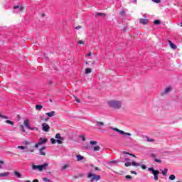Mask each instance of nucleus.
<instances>
[{"label":"nucleus","mask_w":182,"mask_h":182,"mask_svg":"<svg viewBox=\"0 0 182 182\" xmlns=\"http://www.w3.org/2000/svg\"><path fill=\"white\" fill-rule=\"evenodd\" d=\"M107 103L109 107H112V109H120L122 105V101H119V100H109L108 101Z\"/></svg>","instance_id":"f257e3e1"},{"label":"nucleus","mask_w":182,"mask_h":182,"mask_svg":"<svg viewBox=\"0 0 182 182\" xmlns=\"http://www.w3.org/2000/svg\"><path fill=\"white\" fill-rule=\"evenodd\" d=\"M87 178H91L90 181L93 182V181H99V180H100L102 177L100 176V175H96L92 172H90L87 174Z\"/></svg>","instance_id":"f03ea898"},{"label":"nucleus","mask_w":182,"mask_h":182,"mask_svg":"<svg viewBox=\"0 0 182 182\" xmlns=\"http://www.w3.org/2000/svg\"><path fill=\"white\" fill-rule=\"evenodd\" d=\"M148 170L151 171L152 174L154 175L155 181H157V180H159V174L160 173L159 170H154L153 168H149Z\"/></svg>","instance_id":"7ed1b4c3"},{"label":"nucleus","mask_w":182,"mask_h":182,"mask_svg":"<svg viewBox=\"0 0 182 182\" xmlns=\"http://www.w3.org/2000/svg\"><path fill=\"white\" fill-rule=\"evenodd\" d=\"M46 143H48V139H46V138L43 139V138L41 137L39 139V141L35 144V147H36V149H38V147H39V146H42V144H45Z\"/></svg>","instance_id":"20e7f679"},{"label":"nucleus","mask_w":182,"mask_h":182,"mask_svg":"<svg viewBox=\"0 0 182 182\" xmlns=\"http://www.w3.org/2000/svg\"><path fill=\"white\" fill-rule=\"evenodd\" d=\"M110 129L114 130V132H117V133H119V134H124L125 136H132V134L129 132H124V131H122L117 128H113L111 127Z\"/></svg>","instance_id":"39448f33"},{"label":"nucleus","mask_w":182,"mask_h":182,"mask_svg":"<svg viewBox=\"0 0 182 182\" xmlns=\"http://www.w3.org/2000/svg\"><path fill=\"white\" fill-rule=\"evenodd\" d=\"M55 139H57L56 141L58 144H63V137L60 136V134L58 133L55 134Z\"/></svg>","instance_id":"423d86ee"},{"label":"nucleus","mask_w":182,"mask_h":182,"mask_svg":"<svg viewBox=\"0 0 182 182\" xmlns=\"http://www.w3.org/2000/svg\"><path fill=\"white\" fill-rule=\"evenodd\" d=\"M50 129V127L49 126V124H46V123H43L42 124V130L43 132H49V130Z\"/></svg>","instance_id":"0eeeda50"},{"label":"nucleus","mask_w":182,"mask_h":182,"mask_svg":"<svg viewBox=\"0 0 182 182\" xmlns=\"http://www.w3.org/2000/svg\"><path fill=\"white\" fill-rule=\"evenodd\" d=\"M150 157H151L152 159H154V161L155 163H162L161 160L156 159V157H157V156L156 155V154L154 153H151L150 154Z\"/></svg>","instance_id":"6e6552de"},{"label":"nucleus","mask_w":182,"mask_h":182,"mask_svg":"<svg viewBox=\"0 0 182 182\" xmlns=\"http://www.w3.org/2000/svg\"><path fill=\"white\" fill-rule=\"evenodd\" d=\"M14 9H15V11H16V12H22V11H23V8L22 6H14Z\"/></svg>","instance_id":"1a4fd4ad"},{"label":"nucleus","mask_w":182,"mask_h":182,"mask_svg":"<svg viewBox=\"0 0 182 182\" xmlns=\"http://www.w3.org/2000/svg\"><path fill=\"white\" fill-rule=\"evenodd\" d=\"M94 123L97 127H103L105 126V123L102 122L95 121Z\"/></svg>","instance_id":"9d476101"},{"label":"nucleus","mask_w":182,"mask_h":182,"mask_svg":"<svg viewBox=\"0 0 182 182\" xmlns=\"http://www.w3.org/2000/svg\"><path fill=\"white\" fill-rule=\"evenodd\" d=\"M48 164L47 163L43 164V165H40V171H43V170H46L48 168Z\"/></svg>","instance_id":"9b49d317"},{"label":"nucleus","mask_w":182,"mask_h":182,"mask_svg":"<svg viewBox=\"0 0 182 182\" xmlns=\"http://www.w3.org/2000/svg\"><path fill=\"white\" fill-rule=\"evenodd\" d=\"M46 147H45V146H43V148H41L40 149L41 156H46V152L43 151V150H46Z\"/></svg>","instance_id":"f8f14e48"},{"label":"nucleus","mask_w":182,"mask_h":182,"mask_svg":"<svg viewBox=\"0 0 182 182\" xmlns=\"http://www.w3.org/2000/svg\"><path fill=\"white\" fill-rule=\"evenodd\" d=\"M32 170H38L41 171V165H32Z\"/></svg>","instance_id":"ddd939ff"},{"label":"nucleus","mask_w":182,"mask_h":182,"mask_svg":"<svg viewBox=\"0 0 182 182\" xmlns=\"http://www.w3.org/2000/svg\"><path fill=\"white\" fill-rule=\"evenodd\" d=\"M169 92H171V87H166L162 95H167V93H169Z\"/></svg>","instance_id":"4468645a"},{"label":"nucleus","mask_w":182,"mask_h":182,"mask_svg":"<svg viewBox=\"0 0 182 182\" xmlns=\"http://www.w3.org/2000/svg\"><path fill=\"white\" fill-rule=\"evenodd\" d=\"M147 22L148 21L146 18H141L139 20V23H141L142 25H147Z\"/></svg>","instance_id":"2eb2a0df"},{"label":"nucleus","mask_w":182,"mask_h":182,"mask_svg":"<svg viewBox=\"0 0 182 182\" xmlns=\"http://www.w3.org/2000/svg\"><path fill=\"white\" fill-rule=\"evenodd\" d=\"M24 126H26L28 130L31 129V124H29V121L28 119L24 121Z\"/></svg>","instance_id":"dca6fc26"},{"label":"nucleus","mask_w":182,"mask_h":182,"mask_svg":"<svg viewBox=\"0 0 182 182\" xmlns=\"http://www.w3.org/2000/svg\"><path fill=\"white\" fill-rule=\"evenodd\" d=\"M46 116H48V117H53L55 116V111H51L50 112L46 113Z\"/></svg>","instance_id":"f3484780"},{"label":"nucleus","mask_w":182,"mask_h":182,"mask_svg":"<svg viewBox=\"0 0 182 182\" xmlns=\"http://www.w3.org/2000/svg\"><path fill=\"white\" fill-rule=\"evenodd\" d=\"M143 139L144 140V141H150L151 143L154 141L153 139H150L149 138V136H144Z\"/></svg>","instance_id":"a211bd4d"},{"label":"nucleus","mask_w":182,"mask_h":182,"mask_svg":"<svg viewBox=\"0 0 182 182\" xmlns=\"http://www.w3.org/2000/svg\"><path fill=\"white\" fill-rule=\"evenodd\" d=\"M117 163H119V161L117 160L110 161L108 162V165L113 166V164H117Z\"/></svg>","instance_id":"6ab92c4d"},{"label":"nucleus","mask_w":182,"mask_h":182,"mask_svg":"<svg viewBox=\"0 0 182 182\" xmlns=\"http://www.w3.org/2000/svg\"><path fill=\"white\" fill-rule=\"evenodd\" d=\"M169 45L172 49H177V46L173 43L171 41H168Z\"/></svg>","instance_id":"aec40b11"},{"label":"nucleus","mask_w":182,"mask_h":182,"mask_svg":"<svg viewBox=\"0 0 182 182\" xmlns=\"http://www.w3.org/2000/svg\"><path fill=\"white\" fill-rule=\"evenodd\" d=\"M9 176V172L0 173V177H8Z\"/></svg>","instance_id":"412c9836"},{"label":"nucleus","mask_w":182,"mask_h":182,"mask_svg":"<svg viewBox=\"0 0 182 182\" xmlns=\"http://www.w3.org/2000/svg\"><path fill=\"white\" fill-rule=\"evenodd\" d=\"M76 158H77V161H80L83 160V159H84L83 156H82V155H77Z\"/></svg>","instance_id":"4be33fe9"},{"label":"nucleus","mask_w":182,"mask_h":182,"mask_svg":"<svg viewBox=\"0 0 182 182\" xmlns=\"http://www.w3.org/2000/svg\"><path fill=\"white\" fill-rule=\"evenodd\" d=\"M42 105H36V110H38V111H41V110H42Z\"/></svg>","instance_id":"5701e85b"},{"label":"nucleus","mask_w":182,"mask_h":182,"mask_svg":"<svg viewBox=\"0 0 182 182\" xmlns=\"http://www.w3.org/2000/svg\"><path fill=\"white\" fill-rule=\"evenodd\" d=\"M92 149L94 151H99L100 150V146H94Z\"/></svg>","instance_id":"b1692460"},{"label":"nucleus","mask_w":182,"mask_h":182,"mask_svg":"<svg viewBox=\"0 0 182 182\" xmlns=\"http://www.w3.org/2000/svg\"><path fill=\"white\" fill-rule=\"evenodd\" d=\"M14 174L18 178H21V173L19 172L15 171Z\"/></svg>","instance_id":"393cba45"},{"label":"nucleus","mask_w":182,"mask_h":182,"mask_svg":"<svg viewBox=\"0 0 182 182\" xmlns=\"http://www.w3.org/2000/svg\"><path fill=\"white\" fill-rule=\"evenodd\" d=\"M85 73L87 75L89 73H92V69L90 68H86Z\"/></svg>","instance_id":"a878e982"},{"label":"nucleus","mask_w":182,"mask_h":182,"mask_svg":"<svg viewBox=\"0 0 182 182\" xmlns=\"http://www.w3.org/2000/svg\"><path fill=\"white\" fill-rule=\"evenodd\" d=\"M154 23L155 25H160V23H161V21H160V20H155V21H154Z\"/></svg>","instance_id":"bb28decb"},{"label":"nucleus","mask_w":182,"mask_h":182,"mask_svg":"<svg viewBox=\"0 0 182 182\" xmlns=\"http://www.w3.org/2000/svg\"><path fill=\"white\" fill-rule=\"evenodd\" d=\"M90 144H91V146H95V145L97 144V141H90Z\"/></svg>","instance_id":"cd10ccee"},{"label":"nucleus","mask_w":182,"mask_h":182,"mask_svg":"<svg viewBox=\"0 0 182 182\" xmlns=\"http://www.w3.org/2000/svg\"><path fill=\"white\" fill-rule=\"evenodd\" d=\"M169 180H171V181L176 180V176L173 174L169 176Z\"/></svg>","instance_id":"c85d7f7f"},{"label":"nucleus","mask_w":182,"mask_h":182,"mask_svg":"<svg viewBox=\"0 0 182 182\" xmlns=\"http://www.w3.org/2000/svg\"><path fill=\"white\" fill-rule=\"evenodd\" d=\"M167 171H168V169L165 168L164 171H162L163 176H166L167 174Z\"/></svg>","instance_id":"c756f323"},{"label":"nucleus","mask_w":182,"mask_h":182,"mask_svg":"<svg viewBox=\"0 0 182 182\" xmlns=\"http://www.w3.org/2000/svg\"><path fill=\"white\" fill-rule=\"evenodd\" d=\"M50 140L51 141V144H55L57 142L56 140L53 138H51Z\"/></svg>","instance_id":"7c9ffc66"},{"label":"nucleus","mask_w":182,"mask_h":182,"mask_svg":"<svg viewBox=\"0 0 182 182\" xmlns=\"http://www.w3.org/2000/svg\"><path fill=\"white\" fill-rule=\"evenodd\" d=\"M97 16H106V14L104 13H97Z\"/></svg>","instance_id":"2f4dec72"},{"label":"nucleus","mask_w":182,"mask_h":182,"mask_svg":"<svg viewBox=\"0 0 182 182\" xmlns=\"http://www.w3.org/2000/svg\"><path fill=\"white\" fill-rule=\"evenodd\" d=\"M132 166H135V167H139V166H140V164H137L134 161L132 162Z\"/></svg>","instance_id":"473e14b6"},{"label":"nucleus","mask_w":182,"mask_h":182,"mask_svg":"<svg viewBox=\"0 0 182 182\" xmlns=\"http://www.w3.org/2000/svg\"><path fill=\"white\" fill-rule=\"evenodd\" d=\"M77 43H78V45H85V41L80 40V41H78Z\"/></svg>","instance_id":"72a5a7b5"},{"label":"nucleus","mask_w":182,"mask_h":182,"mask_svg":"<svg viewBox=\"0 0 182 182\" xmlns=\"http://www.w3.org/2000/svg\"><path fill=\"white\" fill-rule=\"evenodd\" d=\"M29 130H36V132H38V130H39V129L38 127H30Z\"/></svg>","instance_id":"f704fd0d"},{"label":"nucleus","mask_w":182,"mask_h":182,"mask_svg":"<svg viewBox=\"0 0 182 182\" xmlns=\"http://www.w3.org/2000/svg\"><path fill=\"white\" fill-rule=\"evenodd\" d=\"M80 139H82V141H85L86 140V138H85V135H80Z\"/></svg>","instance_id":"c9c22d12"},{"label":"nucleus","mask_w":182,"mask_h":182,"mask_svg":"<svg viewBox=\"0 0 182 182\" xmlns=\"http://www.w3.org/2000/svg\"><path fill=\"white\" fill-rule=\"evenodd\" d=\"M124 154H129V156H132V157H136V155L133 154H130L129 152H124Z\"/></svg>","instance_id":"e433bc0d"},{"label":"nucleus","mask_w":182,"mask_h":182,"mask_svg":"<svg viewBox=\"0 0 182 182\" xmlns=\"http://www.w3.org/2000/svg\"><path fill=\"white\" fill-rule=\"evenodd\" d=\"M130 166H132V164L130 162H126L125 163V166L126 167H130Z\"/></svg>","instance_id":"4c0bfd02"},{"label":"nucleus","mask_w":182,"mask_h":182,"mask_svg":"<svg viewBox=\"0 0 182 182\" xmlns=\"http://www.w3.org/2000/svg\"><path fill=\"white\" fill-rule=\"evenodd\" d=\"M68 167H69V166H68V165H64L63 167H62V168H61V170H66V168H68Z\"/></svg>","instance_id":"58836bf2"},{"label":"nucleus","mask_w":182,"mask_h":182,"mask_svg":"<svg viewBox=\"0 0 182 182\" xmlns=\"http://www.w3.org/2000/svg\"><path fill=\"white\" fill-rule=\"evenodd\" d=\"M6 123H8V124H14V122L11 121V120H6Z\"/></svg>","instance_id":"ea45409f"},{"label":"nucleus","mask_w":182,"mask_h":182,"mask_svg":"<svg viewBox=\"0 0 182 182\" xmlns=\"http://www.w3.org/2000/svg\"><path fill=\"white\" fill-rule=\"evenodd\" d=\"M17 147H18V149H20V150H25V146H18Z\"/></svg>","instance_id":"a19ab883"},{"label":"nucleus","mask_w":182,"mask_h":182,"mask_svg":"<svg viewBox=\"0 0 182 182\" xmlns=\"http://www.w3.org/2000/svg\"><path fill=\"white\" fill-rule=\"evenodd\" d=\"M140 166L141 167V168L143 169V170H146V168H147V166H146V165H140Z\"/></svg>","instance_id":"79ce46f5"},{"label":"nucleus","mask_w":182,"mask_h":182,"mask_svg":"<svg viewBox=\"0 0 182 182\" xmlns=\"http://www.w3.org/2000/svg\"><path fill=\"white\" fill-rule=\"evenodd\" d=\"M152 2H155V4H160L161 0H152Z\"/></svg>","instance_id":"37998d69"},{"label":"nucleus","mask_w":182,"mask_h":182,"mask_svg":"<svg viewBox=\"0 0 182 182\" xmlns=\"http://www.w3.org/2000/svg\"><path fill=\"white\" fill-rule=\"evenodd\" d=\"M20 127L22 129V132L25 133V127L23 125H21Z\"/></svg>","instance_id":"c03bdc74"},{"label":"nucleus","mask_w":182,"mask_h":182,"mask_svg":"<svg viewBox=\"0 0 182 182\" xmlns=\"http://www.w3.org/2000/svg\"><path fill=\"white\" fill-rule=\"evenodd\" d=\"M43 180L46 182H49L50 181V179H48V178H43Z\"/></svg>","instance_id":"a18cd8bd"},{"label":"nucleus","mask_w":182,"mask_h":182,"mask_svg":"<svg viewBox=\"0 0 182 182\" xmlns=\"http://www.w3.org/2000/svg\"><path fill=\"white\" fill-rule=\"evenodd\" d=\"M0 117H2L3 119H8L7 116H4L0 114Z\"/></svg>","instance_id":"49530a36"},{"label":"nucleus","mask_w":182,"mask_h":182,"mask_svg":"<svg viewBox=\"0 0 182 182\" xmlns=\"http://www.w3.org/2000/svg\"><path fill=\"white\" fill-rule=\"evenodd\" d=\"M125 178L129 180V179L132 178V176L127 175V176H125Z\"/></svg>","instance_id":"de8ad7c7"},{"label":"nucleus","mask_w":182,"mask_h":182,"mask_svg":"<svg viewBox=\"0 0 182 182\" xmlns=\"http://www.w3.org/2000/svg\"><path fill=\"white\" fill-rule=\"evenodd\" d=\"M95 170L96 171H100V168H99L98 167H95Z\"/></svg>","instance_id":"09e8293b"},{"label":"nucleus","mask_w":182,"mask_h":182,"mask_svg":"<svg viewBox=\"0 0 182 182\" xmlns=\"http://www.w3.org/2000/svg\"><path fill=\"white\" fill-rule=\"evenodd\" d=\"M131 173H132V174H135V175H136V174H137V172H136V171H131Z\"/></svg>","instance_id":"8fccbe9b"},{"label":"nucleus","mask_w":182,"mask_h":182,"mask_svg":"<svg viewBox=\"0 0 182 182\" xmlns=\"http://www.w3.org/2000/svg\"><path fill=\"white\" fill-rule=\"evenodd\" d=\"M75 102H77V103H80V100H79L77 98H75Z\"/></svg>","instance_id":"3c124183"},{"label":"nucleus","mask_w":182,"mask_h":182,"mask_svg":"<svg viewBox=\"0 0 182 182\" xmlns=\"http://www.w3.org/2000/svg\"><path fill=\"white\" fill-rule=\"evenodd\" d=\"M80 28H82V26H77V27L75 28V29H77V30H79V29H80Z\"/></svg>","instance_id":"603ef678"},{"label":"nucleus","mask_w":182,"mask_h":182,"mask_svg":"<svg viewBox=\"0 0 182 182\" xmlns=\"http://www.w3.org/2000/svg\"><path fill=\"white\" fill-rule=\"evenodd\" d=\"M153 151H154L155 153H158V151H159V149H154Z\"/></svg>","instance_id":"864d4df0"},{"label":"nucleus","mask_w":182,"mask_h":182,"mask_svg":"<svg viewBox=\"0 0 182 182\" xmlns=\"http://www.w3.org/2000/svg\"><path fill=\"white\" fill-rule=\"evenodd\" d=\"M86 56H92V53H89L88 54L86 55Z\"/></svg>","instance_id":"5fc2aeb1"},{"label":"nucleus","mask_w":182,"mask_h":182,"mask_svg":"<svg viewBox=\"0 0 182 182\" xmlns=\"http://www.w3.org/2000/svg\"><path fill=\"white\" fill-rule=\"evenodd\" d=\"M33 182H39V180H38V179H34V180L33 181Z\"/></svg>","instance_id":"6e6d98bb"},{"label":"nucleus","mask_w":182,"mask_h":182,"mask_svg":"<svg viewBox=\"0 0 182 182\" xmlns=\"http://www.w3.org/2000/svg\"><path fill=\"white\" fill-rule=\"evenodd\" d=\"M5 162H4V161H0V164H4Z\"/></svg>","instance_id":"4d7b16f0"},{"label":"nucleus","mask_w":182,"mask_h":182,"mask_svg":"<svg viewBox=\"0 0 182 182\" xmlns=\"http://www.w3.org/2000/svg\"><path fill=\"white\" fill-rule=\"evenodd\" d=\"M130 160L129 158H125V161H129Z\"/></svg>","instance_id":"13d9d810"},{"label":"nucleus","mask_w":182,"mask_h":182,"mask_svg":"<svg viewBox=\"0 0 182 182\" xmlns=\"http://www.w3.org/2000/svg\"><path fill=\"white\" fill-rule=\"evenodd\" d=\"M134 4H136V2H137V0H134Z\"/></svg>","instance_id":"bf43d9fd"},{"label":"nucleus","mask_w":182,"mask_h":182,"mask_svg":"<svg viewBox=\"0 0 182 182\" xmlns=\"http://www.w3.org/2000/svg\"><path fill=\"white\" fill-rule=\"evenodd\" d=\"M144 18H146V14H144Z\"/></svg>","instance_id":"052dcab7"},{"label":"nucleus","mask_w":182,"mask_h":182,"mask_svg":"<svg viewBox=\"0 0 182 182\" xmlns=\"http://www.w3.org/2000/svg\"><path fill=\"white\" fill-rule=\"evenodd\" d=\"M2 168V166H0V169Z\"/></svg>","instance_id":"680f3d73"},{"label":"nucleus","mask_w":182,"mask_h":182,"mask_svg":"<svg viewBox=\"0 0 182 182\" xmlns=\"http://www.w3.org/2000/svg\"><path fill=\"white\" fill-rule=\"evenodd\" d=\"M33 152V150L31 151V153Z\"/></svg>","instance_id":"e2e57ef3"},{"label":"nucleus","mask_w":182,"mask_h":182,"mask_svg":"<svg viewBox=\"0 0 182 182\" xmlns=\"http://www.w3.org/2000/svg\"><path fill=\"white\" fill-rule=\"evenodd\" d=\"M177 182H180V181H177Z\"/></svg>","instance_id":"0e129e2a"}]
</instances>
